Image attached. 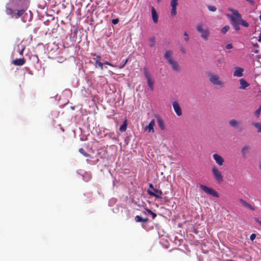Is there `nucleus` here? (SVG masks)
Here are the masks:
<instances>
[{
    "label": "nucleus",
    "mask_w": 261,
    "mask_h": 261,
    "mask_svg": "<svg viewBox=\"0 0 261 261\" xmlns=\"http://www.w3.org/2000/svg\"><path fill=\"white\" fill-rule=\"evenodd\" d=\"M30 0H10L6 6V12L12 18H19L27 11Z\"/></svg>",
    "instance_id": "obj_1"
},
{
    "label": "nucleus",
    "mask_w": 261,
    "mask_h": 261,
    "mask_svg": "<svg viewBox=\"0 0 261 261\" xmlns=\"http://www.w3.org/2000/svg\"><path fill=\"white\" fill-rule=\"evenodd\" d=\"M231 11L233 15L230 16L231 23L236 31L240 30V24L245 27H249L248 23L242 19L241 15L237 10H231Z\"/></svg>",
    "instance_id": "obj_2"
},
{
    "label": "nucleus",
    "mask_w": 261,
    "mask_h": 261,
    "mask_svg": "<svg viewBox=\"0 0 261 261\" xmlns=\"http://www.w3.org/2000/svg\"><path fill=\"white\" fill-rule=\"evenodd\" d=\"M208 77L209 81L213 85L218 86L221 88L224 86V82L218 74L210 73L208 74Z\"/></svg>",
    "instance_id": "obj_3"
},
{
    "label": "nucleus",
    "mask_w": 261,
    "mask_h": 261,
    "mask_svg": "<svg viewBox=\"0 0 261 261\" xmlns=\"http://www.w3.org/2000/svg\"><path fill=\"white\" fill-rule=\"evenodd\" d=\"M197 32L200 34L201 37L204 40L207 41L210 35V33L207 28H204L202 23L197 24L196 26Z\"/></svg>",
    "instance_id": "obj_4"
},
{
    "label": "nucleus",
    "mask_w": 261,
    "mask_h": 261,
    "mask_svg": "<svg viewBox=\"0 0 261 261\" xmlns=\"http://www.w3.org/2000/svg\"><path fill=\"white\" fill-rule=\"evenodd\" d=\"M212 172L214 178L218 182H221L223 180V175L216 166L212 168Z\"/></svg>",
    "instance_id": "obj_5"
},
{
    "label": "nucleus",
    "mask_w": 261,
    "mask_h": 261,
    "mask_svg": "<svg viewBox=\"0 0 261 261\" xmlns=\"http://www.w3.org/2000/svg\"><path fill=\"white\" fill-rule=\"evenodd\" d=\"M200 188L208 195H212L216 198H218L219 197L218 193L215 190L211 188H209L203 185H200Z\"/></svg>",
    "instance_id": "obj_6"
},
{
    "label": "nucleus",
    "mask_w": 261,
    "mask_h": 261,
    "mask_svg": "<svg viewBox=\"0 0 261 261\" xmlns=\"http://www.w3.org/2000/svg\"><path fill=\"white\" fill-rule=\"evenodd\" d=\"M144 73L145 76L147 80V85H148V87L150 88L151 90H153V82L151 80L150 75L146 68L144 69Z\"/></svg>",
    "instance_id": "obj_7"
},
{
    "label": "nucleus",
    "mask_w": 261,
    "mask_h": 261,
    "mask_svg": "<svg viewBox=\"0 0 261 261\" xmlns=\"http://www.w3.org/2000/svg\"><path fill=\"white\" fill-rule=\"evenodd\" d=\"M153 191H150V190H147V193L150 196H154L157 198L161 199V195L163 193L162 191L160 190H158L156 189H153Z\"/></svg>",
    "instance_id": "obj_8"
},
{
    "label": "nucleus",
    "mask_w": 261,
    "mask_h": 261,
    "mask_svg": "<svg viewBox=\"0 0 261 261\" xmlns=\"http://www.w3.org/2000/svg\"><path fill=\"white\" fill-rule=\"evenodd\" d=\"M178 5V0H171L170 6L171 7V15L174 16L176 15V7Z\"/></svg>",
    "instance_id": "obj_9"
},
{
    "label": "nucleus",
    "mask_w": 261,
    "mask_h": 261,
    "mask_svg": "<svg viewBox=\"0 0 261 261\" xmlns=\"http://www.w3.org/2000/svg\"><path fill=\"white\" fill-rule=\"evenodd\" d=\"M155 126V120L154 119H152L149 124L147 126H146L144 128V130L145 131H147L148 133H154V127Z\"/></svg>",
    "instance_id": "obj_10"
},
{
    "label": "nucleus",
    "mask_w": 261,
    "mask_h": 261,
    "mask_svg": "<svg viewBox=\"0 0 261 261\" xmlns=\"http://www.w3.org/2000/svg\"><path fill=\"white\" fill-rule=\"evenodd\" d=\"M172 105L174 111L176 113V115L178 116H180L182 115V111L178 102L176 101H173Z\"/></svg>",
    "instance_id": "obj_11"
},
{
    "label": "nucleus",
    "mask_w": 261,
    "mask_h": 261,
    "mask_svg": "<svg viewBox=\"0 0 261 261\" xmlns=\"http://www.w3.org/2000/svg\"><path fill=\"white\" fill-rule=\"evenodd\" d=\"M214 160L216 163L220 166H222L224 164V160L223 158L218 153H214L213 155Z\"/></svg>",
    "instance_id": "obj_12"
},
{
    "label": "nucleus",
    "mask_w": 261,
    "mask_h": 261,
    "mask_svg": "<svg viewBox=\"0 0 261 261\" xmlns=\"http://www.w3.org/2000/svg\"><path fill=\"white\" fill-rule=\"evenodd\" d=\"M171 67L172 69L176 72H179L180 67L178 63L174 60L168 63Z\"/></svg>",
    "instance_id": "obj_13"
},
{
    "label": "nucleus",
    "mask_w": 261,
    "mask_h": 261,
    "mask_svg": "<svg viewBox=\"0 0 261 261\" xmlns=\"http://www.w3.org/2000/svg\"><path fill=\"white\" fill-rule=\"evenodd\" d=\"M173 52L171 50H166L164 54V58L167 61V63L170 62L174 59L172 58Z\"/></svg>",
    "instance_id": "obj_14"
},
{
    "label": "nucleus",
    "mask_w": 261,
    "mask_h": 261,
    "mask_svg": "<svg viewBox=\"0 0 261 261\" xmlns=\"http://www.w3.org/2000/svg\"><path fill=\"white\" fill-rule=\"evenodd\" d=\"M155 118L156 119V121L160 128L162 130H164L166 128V127L163 119L159 115H156Z\"/></svg>",
    "instance_id": "obj_15"
},
{
    "label": "nucleus",
    "mask_w": 261,
    "mask_h": 261,
    "mask_svg": "<svg viewBox=\"0 0 261 261\" xmlns=\"http://www.w3.org/2000/svg\"><path fill=\"white\" fill-rule=\"evenodd\" d=\"M26 62V60L24 58H19L16 59L12 61V64L16 66H22L24 65Z\"/></svg>",
    "instance_id": "obj_16"
},
{
    "label": "nucleus",
    "mask_w": 261,
    "mask_h": 261,
    "mask_svg": "<svg viewBox=\"0 0 261 261\" xmlns=\"http://www.w3.org/2000/svg\"><path fill=\"white\" fill-rule=\"evenodd\" d=\"M239 201L243 206H244L246 208H248L251 211H254L255 210V208L253 206L251 205L250 203H248L247 201H246L244 199H240L239 200Z\"/></svg>",
    "instance_id": "obj_17"
},
{
    "label": "nucleus",
    "mask_w": 261,
    "mask_h": 261,
    "mask_svg": "<svg viewBox=\"0 0 261 261\" xmlns=\"http://www.w3.org/2000/svg\"><path fill=\"white\" fill-rule=\"evenodd\" d=\"M243 71L244 69L242 68L237 67L235 68L233 75L234 76L241 77L243 75Z\"/></svg>",
    "instance_id": "obj_18"
},
{
    "label": "nucleus",
    "mask_w": 261,
    "mask_h": 261,
    "mask_svg": "<svg viewBox=\"0 0 261 261\" xmlns=\"http://www.w3.org/2000/svg\"><path fill=\"white\" fill-rule=\"evenodd\" d=\"M151 14L153 22L155 23H157L158 22V15L155 9L153 7H151Z\"/></svg>",
    "instance_id": "obj_19"
},
{
    "label": "nucleus",
    "mask_w": 261,
    "mask_h": 261,
    "mask_svg": "<svg viewBox=\"0 0 261 261\" xmlns=\"http://www.w3.org/2000/svg\"><path fill=\"white\" fill-rule=\"evenodd\" d=\"M239 81L240 84V89H245L249 85V84L243 79H241Z\"/></svg>",
    "instance_id": "obj_20"
},
{
    "label": "nucleus",
    "mask_w": 261,
    "mask_h": 261,
    "mask_svg": "<svg viewBox=\"0 0 261 261\" xmlns=\"http://www.w3.org/2000/svg\"><path fill=\"white\" fill-rule=\"evenodd\" d=\"M229 124L230 126L235 128H238L239 126V122L236 119H231L229 120Z\"/></svg>",
    "instance_id": "obj_21"
},
{
    "label": "nucleus",
    "mask_w": 261,
    "mask_h": 261,
    "mask_svg": "<svg viewBox=\"0 0 261 261\" xmlns=\"http://www.w3.org/2000/svg\"><path fill=\"white\" fill-rule=\"evenodd\" d=\"M135 220L137 222L143 223H146L148 221V219L147 218H143L142 217L138 215L135 217Z\"/></svg>",
    "instance_id": "obj_22"
},
{
    "label": "nucleus",
    "mask_w": 261,
    "mask_h": 261,
    "mask_svg": "<svg viewBox=\"0 0 261 261\" xmlns=\"http://www.w3.org/2000/svg\"><path fill=\"white\" fill-rule=\"evenodd\" d=\"M250 147L248 145L243 146L241 149V152L243 157H245L249 151Z\"/></svg>",
    "instance_id": "obj_23"
},
{
    "label": "nucleus",
    "mask_w": 261,
    "mask_h": 261,
    "mask_svg": "<svg viewBox=\"0 0 261 261\" xmlns=\"http://www.w3.org/2000/svg\"><path fill=\"white\" fill-rule=\"evenodd\" d=\"M149 46L151 47H154L155 45V38L154 37H150L149 39Z\"/></svg>",
    "instance_id": "obj_24"
},
{
    "label": "nucleus",
    "mask_w": 261,
    "mask_h": 261,
    "mask_svg": "<svg viewBox=\"0 0 261 261\" xmlns=\"http://www.w3.org/2000/svg\"><path fill=\"white\" fill-rule=\"evenodd\" d=\"M252 124L255 128H257V132L258 133H261V123L254 122Z\"/></svg>",
    "instance_id": "obj_25"
},
{
    "label": "nucleus",
    "mask_w": 261,
    "mask_h": 261,
    "mask_svg": "<svg viewBox=\"0 0 261 261\" xmlns=\"http://www.w3.org/2000/svg\"><path fill=\"white\" fill-rule=\"evenodd\" d=\"M127 127V123H126V120H125L123 124L120 127L119 130L120 132H125L126 129Z\"/></svg>",
    "instance_id": "obj_26"
},
{
    "label": "nucleus",
    "mask_w": 261,
    "mask_h": 261,
    "mask_svg": "<svg viewBox=\"0 0 261 261\" xmlns=\"http://www.w3.org/2000/svg\"><path fill=\"white\" fill-rule=\"evenodd\" d=\"M128 61V58H126L125 60H123L120 63V64L119 65V68L120 69H122L123 68L125 65H126V64L127 63Z\"/></svg>",
    "instance_id": "obj_27"
},
{
    "label": "nucleus",
    "mask_w": 261,
    "mask_h": 261,
    "mask_svg": "<svg viewBox=\"0 0 261 261\" xmlns=\"http://www.w3.org/2000/svg\"><path fill=\"white\" fill-rule=\"evenodd\" d=\"M260 112H261V105L259 106V107L258 109L257 110H256L254 112V115H255L257 118H258V117H259Z\"/></svg>",
    "instance_id": "obj_28"
},
{
    "label": "nucleus",
    "mask_w": 261,
    "mask_h": 261,
    "mask_svg": "<svg viewBox=\"0 0 261 261\" xmlns=\"http://www.w3.org/2000/svg\"><path fill=\"white\" fill-rule=\"evenodd\" d=\"M146 212L150 214L152 216V218L153 219H155L156 217V214L154 213H153L151 210H149V209H146Z\"/></svg>",
    "instance_id": "obj_29"
},
{
    "label": "nucleus",
    "mask_w": 261,
    "mask_h": 261,
    "mask_svg": "<svg viewBox=\"0 0 261 261\" xmlns=\"http://www.w3.org/2000/svg\"><path fill=\"white\" fill-rule=\"evenodd\" d=\"M229 29V27L228 25H225L223 27L221 30V32L223 34H225Z\"/></svg>",
    "instance_id": "obj_30"
},
{
    "label": "nucleus",
    "mask_w": 261,
    "mask_h": 261,
    "mask_svg": "<svg viewBox=\"0 0 261 261\" xmlns=\"http://www.w3.org/2000/svg\"><path fill=\"white\" fill-rule=\"evenodd\" d=\"M95 67H97V65L102 70L103 68V65L101 61H96L95 63Z\"/></svg>",
    "instance_id": "obj_31"
},
{
    "label": "nucleus",
    "mask_w": 261,
    "mask_h": 261,
    "mask_svg": "<svg viewBox=\"0 0 261 261\" xmlns=\"http://www.w3.org/2000/svg\"><path fill=\"white\" fill-rule=\"evenodd\" d=\"M207 7L208 10L212 12H215L217 10V8L214 6L208 5Z\"/></svg>",
    "instance_id": "obj_32"
},
{
    "label": "nucleus",
    "mask_w": 261,
    "mask_h": 261,
    "mask_svg": "<svg viewBox=\"0 0 261 261\" xmlns=\"http://www.w3.org/2000/svg\"><path fill=\"white\" fill-rule=\"evenodd\" d=\"M184 40L186 42H188L189 40V36L187 32H185L184 33Z\"/></svg>",
    "instance_id": "obj_33"
},
{
    "label": "nucleus",
    "mask_w": 261,
    "mask_h": 261,
    "mask_svg": "<svg viewBox=\"0 0 261 261\" xmlns=\"http://www.w3.org/2000/svg\"><path fill=\"white\" fill-rule=\"evenodd\" d=\"M79 152L85 156H87L88 154L86 153V152L85 151V150L83 148H80L79 149Z\"/></svg>",
    "instance_id": "obj_34"
},
{
    "label": "nucleus",
    "mask_w": 261,
    "mask_h": 261,
    "mask_svg": "<svg viewBox=\"0 0 261 261\" xmlns=\"http://www.w3.org/2000/svg\"><path fill=\"white\" fill-rule=\"evenodd\" d=\"M179 50L183 54H186V49L185 48V47L183 46V45H180L179 46Z\"/></svg>",
    "instance_id": "obj_35"
},
{
    "label": "nucleus",
    "mask_w": 261,
    "mask_h": 261,
    "mask_svg": "<svg viewBox=\"0 0 261 261\" xmlns=\"http://www.w3.org/2000/svg\"><path fill=\"white\" fill-rule=\"evenodd\" d=\"M92 56H96V58L94 59L96 61H101V57L99 55H96V54H92Z\"/></svg>",
    "instance_id": "obj_36"
},
{
    "label": "nucleus",
    "mask_w": 261,
    "mask_h": 261,
    "mask_svg": "<svg viewBox=\"0 0 261 261\" xmlns=\"http://www.w3.org/2000/svg\"><path fill=\"white\" fill-rule=\"evenodd\" d=\"M255 238H256V234L255 233H252L250 236V239L252 241H253L255 240Z\"/></svg>",
    "instance_id": "obj_37"
},
{
    "label": "nucleus",
    "mask_w": 261,
    "mask_h": 261,
    "mask_svg": "<svg viewBox=\"0 0 261 261\" xmlns=\"http://www.w3.org/2000/svg\"><path fill=\"white\" fill-rule=\"evenodd\" d=\"M233 47L232 44L229 43L226 45V48L227 49H231Z\"/></svg>",
    "instance_id": "obj_38"
},
{
    "label": "nucleus",
    "mask_w": 261,
    "mask_h": 261,
    "mask_svg": "<svg viewBox=\"0 0 261 261\" xmlns=\"http://www.w3.org/2000/svg\"><path fill=\"white\" fill-rule=\"evenodd\" d=\"M119 20L118 19H113L112 22L114 24H116L118 23Z\"/></svg>",
    "instance_id": "obj_39"
},
{
    "label": "nucleus",
    "mask_w": 261,
    "mask_h": 261,
    "mask_svg": "<svg viewBox=\"0 0 261 261\" xmlns=\"http://www.w3.org/2000/svg\"><path fill=\"white\" fill-rule=\"evenodd\" d=\"M105 64H106V65H109L110 66H112V67H116V65H113L112 64H111V63H110L108 61H106L105 62Z\"/></svg>",
    "instance_id": "obj_40"
},
{
    "label": "nucleus",
    "mask_w": 261,
    "mask_h": 261,
    "mask_svg": "<svg viewBox=\"0 0 261 261\" xmlns=\"http://www.w3.org/2000/svg\"><path fill=\"white\" fill-rule=\"evenodd\" d=\"M255 221L260 225L261 226V221L259 220L258 218H254Z\"/></svg>",
    "instance_id": "obj_41"
},
{
    "label": "nucleus",
    "mask_w": 261,
    "mask_h": 261,
    "mask_svg": "<svg viewBox=\"0 0 261 261\" xmlns=\"http://www.w3.org/2000/svg\"><path fill=\"white\" fill-rule=\"evenodd\" d=\"M258 41L259 42H261V31H260V34H259V37H258Z\"/></svg>",
    "instance_id": "obj_42"
},
{
    "label": "nucleus",
    "mask_w": 261,
    "mask_h": 261,
    "mask_svg": "<svg viewBox=\"0 0 261 261\" xmlns=\"http://www.w3.org/2000/svg\"><path fill=\"white\" fill-rule=\"evenodd\" d=\"M23 50H24V49H21V50L19 51V54L20 55H23Z\"/></svg>",
    "instance_id": "obj_43"
},
{
    "label": "nucleus",
    "mask_w": 261,
    "mask_h": 261,
    "mask_svg": "<svg viewBox=\"0 0 261 261\" xmlns=\"http://www.w3.org/2000/svg\"><path fill=\"white\" fill-rule=\"evenodd\" d=\"M149 187H150V188H151L152 190H153V189H154V188L153 187V185H152V184H150L149 185Z\"/></svg>",
    "instance_id": "obj_44"
},
{
    "label": "nucleus",
    "mask_w": 261,
    "mask_h": 261,
    "mask_svg": "<svg viewBox=\"0 0 261 261\" xmlns=\"http://www.w3.org/2000/svg\"><path fill=\"white\" fill-rule=\"evenodd\" d=\"M156 1H157L158 3H160L162 1V0H156Z\"/></svg>",
    "instance_id": "obj_45"
},
{
    "label": "nucleus",
    "mask_w": 261,
    "mask_h": 261,
    "mask_svg": "<svg viewBox=\"0 0 261 261\" xmlns=\"http://www.w3.org/2000/svg\"><path fill=\"white\" fill-rule=\"evenodd\" d=\"M259 168L261 170V164L259 165Z\"/></svg>",
    "instance_id": "obj_46"
},
{
    "label": "nucleus",
    "mask_w": 261,
    "mask_h": 261,
    "mask_svg": "<svg viewBox=\"0 0 261 261\" xmlns=\"http://www.w3.org/2000/svg\"><path fill=\"white\" fill-rule=\"evenodd\" d=\"M61 129L62 130V131H64V129L63 128H61Z\"/></svg>",
    "instance_id": "obj_47"
}]
</instances>
